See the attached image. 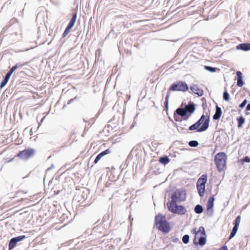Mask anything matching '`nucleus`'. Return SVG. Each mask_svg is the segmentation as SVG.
<instances>
[{"label":"nucleus","instance_id":"7","mask_svg":"<svg viewBox=\"0 0 250 250\" xmlns=\"http://www.w3.org/2000/svg\"><path fill=\"white\" fill-rule=\"evenodd\" d=\"M209 117L208 116L205 122L203 123V124L200 127L195 123L189 127L188 130L190 131L196 130L197 132H199L205 131L208 128L209 126Z\"/></svg>","mask_w":250,"mask_h":250},{"label":"nucleus","instance_id":"26","mask_svg":"<svg viewBox=\"0 0 250 250\" xmlns=\"http://www.w3.org/2000/svg\"><path fill=\"white\" fill-rule=\"evenodd\" d=\"M170 92H168L166 96V99H165L166 101L164 103V106H165V108L166 110H167L168 108V100H169V98L170 97Z\"/></svg>","mask_w":250,"mask_h":250},{"label":"nucleus","instance_id":"18","mask_svg":"<svg viewBox=\"0 0 250 250\" xmlns=\"http://www.w3.org/2000/svg\"><path fill=\"white\" fill-rule=\"evenodd\" d=\"M77 17V11H75L73 13L72 17L66 27L67 28H68L70 29H71L72 28L76 22Z\"/></svg>","mask_w":250,"mask_h":250},{"label":"nucleus","instance_id":"21","mask_svg":"<svg viewBox=\"0 0 250 250\" xmlns=\"http://www.w3.org/2000/svg\"><path fill=\"white\" fill-rule=\"evenodd\" d=\"M110 150L109 149H107L104 151H103L101 153H100L96 157L94 161V163L96 164L101 159V158L104 155L109 153Z\"/></svg>","mask_w":250,"mask_h":250},{"label":"nucleus","instance_id":"28","mask_svg":"<svg viewBox=\"0 0 250 250\" xmlns=\"http://www.w3.org/2000/svg\"><path fill=\"white\" fill-rule=\"evenodd\" d=\"M204 68L206 70L209 71L210 72H216V70L217 69V68L216 67H212V66H208V65H205Z\"/></svg>","mask_w":250,"mask_h":250},{"label":"nucleus","instance_id":"10","mask_svg":"<svg viewBox=\"0 0 250 250\" xmlns=\"http://www.w3.org/2000/svg\"><path fill=\"white\" fill-rule=\"evenodd\" d=\"M25 237L26 236L25 235H20L11 238L8 244L9 250H12L15 248L17 243L19 242L22 241Z\"/></svg>","mask_w":250,"mask_h":250},{"label":"nucleus","instance_id":"37","mask_svg":"<svg viewBox=\"0 0 250 250\" xmlns=\"http://www.w3.org/2000/svg\"><path fill=\"white\" fill-rule=\"evenodd\" d=\"M243 161L247 163L250 162V158L248 156H246L243 158Z\"/></svg>","mask_w":250,"mask_h":250},{"label":"nucleus","instance_id":"33","mask_svg":"<svg viewBox=\"0 0 250 250\" xmlns=\"http://www.w3.org/2000/svg\"><path fill=\"white\" fill-rule=\"evenodd\" d=\"M15 70H16V68L12 67L10 69V70L7 73V74H6L5 76L10 79L11 75H12L13 73Z\"/></svg>","mask_w":250,"mask_h":250},{"label":"nucleus","instance_id":"41","mask_svg":"<svg viewBox=\"0 0 250 250\" xmlns=\"http://www.w3.org/2000/svg\"><path fill=\"white\" fill-rule=\"evenodd\" d=\"M191 232L195 235L196 232H198V230L196 231V229H194L192 230Z\"/></svg>","mask_w":250,"mask_h":250},{"label":"nucleus","instance_id":"25","mask_svg":"<svg viewBox=\"0 0 250 250\" xmlns=\"http://www.w3.org/2000/svg\"><path fill=\"white\" fill-rule=\"evenodd\" d=\"M237 122H238V124H237L238 127L239 128L241 127L245 123V118L243 116H241L240 117H238L237 119Z\"/></svg>","mask_w":250,"mask_h":250},{"label":"nucleus","instance_id":"43","mask_svg":"<svg viewBox=\"0 0 250 250\" xmlns=\"http://www.w3.org/2000/svg\"><path fill=\"white\" fill-rule=\"evenodd\" d=\"M246 115H248V114H249V112H246Z\"/></svg>","mask_w":250,"mask_h":250},{"label":"nucleus","instance_id":"40","mask_svg":"<svg viewBox=\"0 0 250 250\" xmlns=\"http://www.w3.org/2000/svg\"><path fill=\"white\" fill-rule=\"evenodd\" d=\"M246 111H249L250 110V102L248 104V105L246 106Z\"/></svg>","mask_w":250,"mask_h":250},{"label":"nucleus","instance_id":"15","mask_svg":"<svg viewBox=\"0 0 250 250\" xmlns=\"http://www.w3.org/2000/svg\"><path fill=\"white\" fill-rule=\"evenodd\" d=\"M184 108L188 115L190 116L195 110V105L193 102L190 101Z\"/></svg>","mask_w":250,"mask_h":250},{"label":"nucleus","instance_id":"44","mask_svg":"<svg viewBox=\"0 0 250 250\" xmlns=\"http://www.w3.org/2000/svg\"><path fill=\"white\" fill-rule=\"evenodd\" d=\"M43 119H44L43 118H42V120H41V122H42V121H43Z\"/></svg>","mask_w":250,"mask_h":250},{"label":"nucleus","instance_id":"1","mask_svg":"<svg viewBox=\"0 0 250 250\" xmlns=\"http://www.w3.org/2000/svg\"><path fill=\"white\" fill-rule=\"evenodd\" d=\"M207 236L205 229L203 227H199L198 232H196L193 239V243L195 246H203L206 244Z\"/></svg>","mask_w":250,"mask_h":250},{"label":"nucleus","instance_id":"5","mask_svg":"<svg viewBox=\"0 0 250 250\" xmlns=\"http://www.w3.org/2000/svg\"><path fill=\"white\" fill-rule=\"evenodd\" d=\"M188 90V84L182 81H179L173 83L171 85L169 88V91H179L186 92Z\"/></svg>","mask_w":250,"mask_h":250},{"label":"nucleus","instance_id":"32","mask_svg":"<svg viewBox=\"0 0 250 250\" xmlns=\"http://www.w3.org/2000/svg\"><path fill=\"white\" fill-rule=\"evenodd\" d=\"M189 236L188 234H185L183 236L182 241L184 244H188L189 242Z\"/></svg>","mask_w":250,"mask_h":250},{"label":"nucleus","instance_id":"38","mask_svg":"<svg viewBox=\"0 0 250 250\" xmlns=\"http://www.w3.org/2000/svg\"><path fill=\"white\" fill-rule=\"evenodd\" d=\"M79 98L77 97V96H76L75 98H73V99H71V100H70L67 104H70L71 103H72L73 102H74V100H76V99H78Z\"/></svg>","mask_w":250,"mask_h":250},{"label":"nucleus","instance_id":"3","mask_svg":"<svg viewBox=\"0 0 250 250\" xmlns=\"http://www.w3.org/2000/svg\"><path fill=\"white\" fill-rule=\"evenodd\" d=\"M226 155L225 152H219L214 157V162L219 171L222 170L226 163Z\"/></svg>","mask_w":250,"mask_h":250},{"label":"nucleus","instance_id":"11","mask_svg":"<svg viewBox=\"0 0 250 250\" xmlns=\"http://www.w3.org/2000/svg\"><path fill=\"white\" fill-rule=\"evenodd\" d=\"M215 200V198L214 197V195H212L209 197L208 203H207V214L209 216H211L213 214V206H214V201Z\"/></svg>","mask_w":250,"mask_h":250},{"label":"nucleus","instance_id":"4","mask_svg":"<svg viewBox=\"0 0 250 250\" xmlns=\"http://www.w3.org/2000/svg\"><path fill=\"white\" fill-rule=\"evenodd\" d=\"M207 175L203 174L197 180L196 187L198 194L201 197H203L204 194L206 187L205 185L207 182Z\"/></svg>","mask_w":250,"mask_h":250},{"label":"nucleus","instance_id":"20","mask_svg":"<svg viewBox=\"0 0 250 250\" xmlns=\"http://www.w3.org/2000/svg\"><path fill=\"white\" fill-rule=\"evenodd\" d=\"M236 75L237 77V85L239 87H242L244 84L242 73L238 71L236 72Z\"/></svg>","mask_w":250,"mask_h":250},{"label":"nucleus","instance_id":"16","mask_svg":"<svg viewBox=\"0 0 250 250\" xmlns=\"http://www.w3.org/2000/svg\"><path fill=\"white\" fill-rule=\"evenodd\" d=\"M190 89L193 93L197 95L198 96H202L203 95V90L199 88L196 84L191 85Z\"/></svg>","mask_w":250,"mask_h":250},{"label":"nucleus","instance_id":"23","mask_svg":"<svg viewBox=\"0 0 250 250\" xmlns=\"http://www.w3.org/2000/svg\"><path fill=\"white\" fill-rule=\"evenodd\" d=\"M159 162L162 164L166 165L169 163V159L167 156H163L159 158Z\"/></svg>","mask_w":250,"mask_h":250},{"label":"nucleus","instance_id":"9","mask_svg":"<svg viewBox=\"0 0 250 250\" xmlns=\"http://www.w3.org/2000/svg\"><path fill=\"white\" fill-rule=\"evenodd\" d=\"M35 150L32 148L26 149L20 151L17 156L22 159L27 160L34 155Z\"/></svg>","mask_w":250,"mask_h":250},{"label":"nucleus","instance_id":"2","mask_svg":"<svg viewBox=\"0 0 250 250\" xmlns=\"http://www.w3.org/2000/svg\"><path fill=\"white\" fill-rule=\"evenodd\" d=\"M167 206L169 211L175 214L184 215L187 212V209L185 207L182 205H178L176 203H170V201H168Z\"/></svg>","mask_w":250,"mask_h":250},{"label":"nucleus","instance_id":"13","mask_svg":"<svg viewBox=\"0 0 250 250\" xmlns=\"http://www.w3.org/2000/svg\"><path fill=\"white\" fill-rule=\"evenodd\" d=\"M176 114L181 116L184 120L186 121L189 117V115H188L185 108L179 107L175 110L174 113V119L176 121H177Z\"/></svg>","mask_w":250,"mask_h":250},{"label":"nucleus","instance_id":"30","mask_svg":"<svg viewBox=\"0 0 250 250\" xmlns=\"http://www.w3.org/2000/svg\"><path fill=\"white\" fill-rule=\"evenodd\" d=\"M223 100L228 101L229 99V95L226 89L225 90L223 95Z\"/></svg>","mask_w":250,"mask_h":250},{"label":"nucleus","instance_id":"24","mask_svg":"<svg viewBox=\"0 0 250 250\" xmlns=\"http://www.w3.org/2000/svg\"><path fill=\"white\" fill-rule=\"evenodd\" d=\"M204 209L200 205H197L194 208V211L197 214H201L203 212Z\"/></svg>","mask_w":250,"mask_h":250},{"label":"nucleus","instance_id":"8","mask_svg":"<svg viewBox=\"0 0 250 250\" xmlns=\"http://www.w3.org/2000/svg\"><path fill=\"white\" fill-rule=\"evenodd\" d=\"M183 191L180 190H177L171 196V201L170 203H176L180 202L185 199Z\"/></svg>","mask_w":250,"mask_h":250},{"label":"nucleus","instance_id":"14","mask_svg":"<svg viewBox=\"0 0 250 250\" xmlns=\"http://www.w3.org/2000/svg\"><path fill=\"white\" fill-rule=\"evenodd\" d=\"M158 229L164 233H167L170 231L169 223L166 220H164L162 223L158 225Z\"/></svg>","mask_w":250,"mask_h":250},{"label":"nucleus","instance_id":"22","mask_svg":"<svg viewBox=\"0 0 250 250\" xmlns=\"http://www.w3.org/2000/svg\"><path fill=\"white\" fill-rule=\"evenodd\" d=\"M164 220H166L165 216H164L161 214H159L155 216V223L157 226H158L163 221H164Z\"/></svg>","mask_w":250,"mask_h":250},{"label":"nucleus","instance_id":"19","mask_svg":"<svg viewBox=\"0 0 250 250\" xmlns=\"http://www.w3.org/2000/svg\"><path fill=\"white\" fill-rule=\"evenodd\" d=\"M222 114V111L221 108L218 106V105H216V109L215 113L213 116V119L214 120H218L220 119Z\"/></svg>","mask_w":250,"mask_h":250},{"label":"nucleus","instance_id":"12","mask_svg":"<svg viewBox=\"0 0 250 250\" xmlns=\"http://www.w3.org/2000/svg\"><path fill=\"white\" fill-rule=\"evenodd\" d=\"M240 221L241 216L240 215H238L236 217L235 220L234 221V226L229 236V240L232 239L236 235L240 223Z\"/></svg>","mask_w":250,"mask_h":250},{"label":"nucleus","instance_id":"17","mask_svg":"<svg viewBox=\"0 0 250 250\" xmlns=\"http://www.w3.org/2000/svg\"><path fill=\"white\" fill-rule=\"evenodd\" d=\"M236 49L248 51L250 50V43H240L236 47Z\"/></svg>","mask_w":250,"mask_h":250},{"label":"nucleus","instance_id":"6","mask_svg":"<svg viewBox=\"0 0 250 250\" xmlns=\"http://www.w3.org/2000/svg\"><path fill=\"white\" fill-rule=\"evenodd\" d=\"M89 194V191L85 188H82L76 193L74 197V199L78 202L85 201Z\"/></svg>","mask_w":250,"mask_h":250},{"label":"nucleus","instance_id":"34","mask_svg":"<svg viewBox=\"0 0 250 250\" xmlns=\"http://www.w3.org/2000/svg\"><path fill=\"white\" fill-rule=\"evenodd\" d=\"M247 99H245L239 105V107L240 108H243L245 106V105H246V104H247Z\"/></svg>","mask_w":250,"mask_h":250},{"label":"nucleus","instance_id":"39","mask_svg":"<svg viewBox=\"0 0 250 250\" xmlns=\"http://www.w3.org/2000/svg\"><path fill=\"white\" fill-rule=\"evenodd\" d=\"M219 250H228V249L227 246H223Z\"/></svg>","mask_w":250,"mask_h":250},{"label":"nucleus","instance_id":"27","mask_svg":"<svg viewBox=\"0 0 250 250\" xmlns=\"http://www.w3.org/2000/svg\"><path fill=\"white\" fill-rule=\"evenodd\" d=\"M206 119L205 116L204 114H203L196 123L200 127L201 125L203 124Z\"/></svg>","mask_w":250,"mask_h":250},{"label":"nucleus","instance_id":"31","mask_svg":"<svg viewBox=\"0 0 250 250\" xmlns=\"http://www.w3.org/2000/svg\"><path fill=\"white\" fill-rule=\"evenodd\" d=\"M188 145L190 147H196L199 145V143L198 141L195 140H192L188 142Z\"/></svg>","mask_w":250,"mask_h":250},{"label":"nucleus","instance_id":"42","mask_svg":"<svg viewBox=\"0 0 250 250\" xmlns=\"http://www.w3.org/2000/svg\"><path fill=\"white\" fill-rule=\"evenodd\" d=\"M129 219L130 220H131V216L130 215L129 217Z\"/></svg>","mask_w":250,"mask_h":250},{"label":"nucleus","instance_id":"35","mask_svg":"<svg viewBox=\"0 0 250 250\" xmlns=\"http://www.w3.org/2000/svg\"><path fill=\"white\" fill-rule=\"evenodd\" d=\"M70 30L71 29L66 27L64 31V32L63 33L62 36L63 37H65L68 34V33L70 32Z\"/></svg>","mask_w":250,"mask_h":250},{"label":"nucleus","instance_id":"29","mask_svg":"<svg viewBox=\"0 0 250 250\" xmlns=\"http://www.w3.org/2000/svg\"><path fill=\"white\" fill-rule=\"evenodd\" d=\"M10 79L5 76V78L1 81L0 83V87H3L7 83Z\"/></svg>","mask_w":250,"mask_h":250},{"label":"nucleus","instance_id":"36","mask_svg":"<svg viewBox=\"0 0 250 250\" xmlns=\"http://www.w3.org/2000/svg\"><path fill=\"white\" fill-rule=\"evenodd\" d=\"M23 65V64L21 63V62H18L15 65H14L12 67H15L16 69H17L18 68L21 67Z\"/></svg>","mask_w":250,"mask_h":250}]
</instances>
